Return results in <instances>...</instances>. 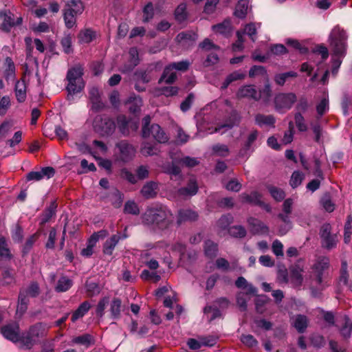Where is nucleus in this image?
I'll list each match as a JSON object with an SVG mask.
<instances>
[{
	"mask_svg": "<svg viewBox=\"0 0 352 352\" xmlns=\"http://www.w3.org/2000/svg\"><path fill=\"white\" fill-rule=\"evenodd\" d=\"M204 313L210 320L215 319L221 315L220 311L218 309L212 307H206L204 308Z\"/></svg>",
	"mask_w": 352,
	"mask_h": 352,
	"instance_id": "nucleus-64",
	"label": "nucleus"
},
{
	"mask_svg": "<svg viewBox=\"0 0 352 352\" xmlns=\"http://www.w3.org/2000/svg\"><path fill=\"white\" fill-rule=\"evenodd\" d=\"M136 174L137 175H135L126 169H123L121 171L122 178L131 184H135L138 179H144L148 177L149 171L148 167L146 166H139L136 170Z\"/></svg>",
	"mask_w": 352,
	"mask_h": 352,
	"instance_id": "nucleus-13",
	"label": "nucleus"
},
{
	"mask_svg": "<svg viewBox=\"0 0 352 352\" xmlns=\"http://www.w3.org/2000/svg\"><path fill=\"white\" fill-rule=\"evenodd\" d=\"M67 10H71L75 14H80L84 10L83 5L80 0H70L67 4Z\"/></svg>",
	"mask_w": 352,
	"mask_h": 352,
	"instance_id": "nucleus-40",
	"label": "nucleus"
},
{
	"mask_svg": "<svg viewBox=\"0 0 352 352\" xmlns=\"http://www.w3.org/2000/svg\"><path fill=\"white\" fill-rule=\"evenodd\" d=\"M186 6L185 4L182 3L177 6V8L175 10V14L176 19L179 21H182L186 18Z\"/></svg>",
	"mask_w": 352,
	"mask_h": 352,
	"instance_id": "nucleus-59",
	"label": "nucleus"
},
{
	"mask_svg": "<svg viewBox=\"0 0 352 352\" xmlns=\"http://www.w3.org/2000/svg\"><path fill=\"white\" fill-rule=\"evenodd\" d=\"M238 98H248L258 100L261 96L258 94L256 89L253 85H245L241 87L236 94Z\"/></svg>",
	"mask_w": 352,
	"mask_h": 352,
	"instance_id": "nucleus-17",
	"label": "nucleus"
},
{
	"mask_svg": "<svg viewBox=\"0 0 352 352\" xmlns=\"http://www.w3.org/2000/svg\"><path fill=\"white\" fill-rule=\"evenodd\" d=\"M204 250L207 256L213 257L217 254L218 250L217 244L208 240L205 243Z\"/></svg>",
	"mask_w": 352,
	"mask_h": 352,
	"instance_id": "nucleus-43",
	"label": "nucleus"
},
{
	"mask_svg": "<svg viewBox=\"0 0 352 352\" xmlns=\"http://www.w3.org/2000/svg\"><path fill=\"white\" fill-rule=\"evenodd\" d=\"M257 26H258V28H260L261 24L258 23ZM256 29H257L256 24L250 23L245 25L243 31H241V32L243 33V35L244 34H247L250 37V38L252 40V41H254L256 39L255 36L256 34Z\"/></svg>",
	"mask_w": 352,
	"mask_h": 352,
	"instance_id": "nucleus-42",
	"label": "nucleus"
},
{
	"mask_svg": "<svg viewBox=\"0 0 352 352\" xmlns=\"http://www.w3.org/2000/svg\"><path fill=\"white\" fill-rule=\"evenodd\" d=\"M329 267V260L327 257H318L312 267L311 294L318 297L321 292L329 285L327 270Z\"/></svg>",
	"mask_w": 352,
	"mask_h": 352,
	"instance_id": "nucleus-3",
	"label": "nucleus"
},
{
	"mask_svg": "<svg viewBox=\"0 0 352 352\" xmlns=\"http://www.w3.org/2000/svg\"><path fill=\"white\" fill-rule=\"evenodd\" d=\"M176 78V72L173 69V67L168 65L164 69L163 74L160 79V82L172 83L175 80Z\"/></svg>",
	"mask_w": 352,
	"mask_h": 352,
	"instance_id": "nucleus-27",
	"label": "nucleus"
},
{
	"mask_svg": "<svg viewBox=\"0 0 352 352\" xmlns=\"http://www.w3.org/2000/svg\"><path fill=\"white\" fill-rule=\"evenodd\" d=\"M289 214H279V217L282 219V221L285 223L284 228H280L279 230L280 235H285L292 227V222L289 220L288 217Z\"/></svg>",
	"mask_w": 352,
	"mask_h": 352,
	"instance_id": "nucleus-53",
	"label": "nucleus"
},
{
	"mask_svg": "<svg viewBox=\"0 0 352 352\" xmlns=\"http://www.w3.org/2000/svg\"><path fill=\"white\" fill-rule=\"evenodd\" d=\"M117 146L120 151V157L122 161H129L134 156L135 149L131 145L125 142H121Z\"/></svg>",
	"mask_w": 352,
	"mask_h": 352,
	"instance_id": "nucleus-16",
	"label": "nucleus"
},
{
	"mask_svg": "<svg viewBox=\"0 0 352 352\" xmlns=\"http://www.w3.org/2000/svg\"><path fill=\"white\" fill-rule=\"evenodd\" d=\"M304 178V175L300 171H294L290 179V185L292 188L298 186Z\"/></svg>",
	"mask_w": 352,
	"mask_h": 352,
	"instance_id": "nucleus-54",
	"label": "nucleus"
},
{
	"mask_svg": "<svg viewBox=\"0 0 352 352\" xmlns=\"http://www.w3.org/2000/svg\"><path fill=\"white\" fill-rule=\"evenodd\" d=\"M175 302H176V298L175 297L168 296V297H166V298L164 300V305L166 307L173 309L175 310V312L178 316H179L183 311V308L182 307V306H180L179 305H177L175 307H173V304Z\"/></svg>",
	"mask_w": 352,
	"mask_h": 352,
	"instance_id": "nucleus-46",
	"label": "nucleus"
},
{
	"mask_svg": "<svg viewBox=\"0 0 352 352\" xmlns=\"http://www.w3.org/2000/svg\"><path fill=\"white\" fill-rule=\"evenodd\" d=\"M338 239L336 234H332L327 238L322 239V246L328 250L335 248Z\"/></svg>",
	"mask_w": 352,
	"mask_h": 352,
	"instance_id": "nucleus-50",
	"label": "nucleus"
},
{
	"mask_svg": "<svg viewBox=\"0 0 352 352\" xmlns=\"http://www.w3.org/2000/svg\"><path fill=\"white\" fill-rule=\"evenodd\" d=\"M197 217V214L195 212L190 210L183 209L179 212L177 221L178 223H181L186 221H194Z\"/></svg>",
	"mask_w": 352,
	"mask_h": 352,
	"instance_id": "nucleus-28",
	"label": "nucleus"
},
{
	"mask_svg": "<svg viewBox=\"0 0 352 352\" xmlns=\"http://www.w3.org/2000/svg\"><path fill=\"white\" fill-rule=\"evenodd\" d=\"M158 152V148L150 143L145 142L141 148V153L142 155L148 156L156 155Z\"/></svg>",
	"mask_w": 352,
	"mask_h": 352,
	"instance_id": "nucleus-49",
	"label": "nucleus"
},
{
	"mask_svg": "<svg viewBox=\"0 0 352 352\" xmlns=\"http://www.w3.org/2000/svg\"><path fill=\"white\" fill-rule=\"evenodd\" d=\"M92 125L94 131L102 136L112 134L116 129L114 122L106 116L97 115Z\"/></svg>",
	"mask_w": 352,
	"mask_h": 352,
	"instance_id": "nucleus-7",
	"label": "nucleus"
},
{
	"mask_svg": "<svg viewBox=\"0 0 352 352\" xmlns=\"http://www.w3.org/2000/svg\"><path fill=\"white\" fill-rule=\"evenodd\" d=\"M272 250L276 256L278 257L283 256V245L279 240L276 239L273 241Z\"/></svg>",
	"mask_w": 352,
	"mask_h": 352,
	"instance_id": "nucleus-58",
	"label": "nucleus"
},
{
	"mask_svg": "<svg viewBox=\"0 0 352 352\" xmlns=\"http://www.w3.org/2000/svg\"><path fill=\"white\" fill-rule=\"evenodd\" d=\"M347 36L345 31L339 26H336L329 35L330 46L333 52L331 72L336 75L342 63L341 58L345 55L346 50Z\"/></svg>",
	"mask_w": 352,
	"mask_h": 352,
	"instance_id": "nucleus-2",
	"label": "nucleus"
},
{
	"mask_svg": "<svg viewBox=\"0 0 352 352\" xmlns=\"http://www.w3.org/2000/svg\"><path fill=\"white\" fill-rule=\"evenodd\" d=\"M233 218L231 215H223L222 216L217 222V227L219 230L221 235H225V230L232 223Z\"/></svg>",
	"mask_w": 352,
	"mask_h": 352,
	"instance_id": "nucleus-31",
	"label": "nucleus"
},
{
	"mask_svg": "<svg viewBox=\"0 0 352 352\" xmlns=\"http://www.w3.org/2000/svg\"><path fill=\"white\" fill-rule=\"evenodd\" d=\"M48 330V327L42 323H38L31 327L29 331L21 336L19 333V326L17 323H12L1 328V333L8 340L14 342H19L24 350L30 349L38 343L40 338H43Z\"/></svg>",
	"mask_w": 352,
	"mask_h": 352,
	"instance_id": "nucleus-1",
	"label": "nucleus"
},
{
	"mask_svg": "<svg viewBox=\"0 0 352 352\" xmlns=\"http://www.w3.org/2000/svg\"><path fill=\"white\" fill-rule=\"evenodd\" d=\"M198 190V186L195 179H191L185 188L179 190L178 193L181 196H192L195 195Z\"/></svg>",
	"mask_w": 352,
	"mask_h": 352,
	"instance_id": "nucleus-23",
	"label": "nucleus"
},
{
	"mask_svg": "<svg viewBox=\"0 0 352 352\" xmlns=\"http://www.w3.org/2000/svg\"><path fill=\"white\" fill-rule=\"evenodd\" d=\"M292 324L296 330L302 333L308 325V320L305 316L297 315L292 318Z\"/></svg>",
	"mask_w": 352,
	"mask_h": 352,
	"instance_id": "nucleus-24",
	"label": "nucleus"
},
{
	"mask_svg": "<svg viewBox=\"0 0 352 352\" xmlns=\"http://www.w3.org/2000/svg\"><path fill=\"white\" fill-rule=\"evenodd\" d=\"M95 37V32L89 29L82 30L78 34L79 41L83 43H90Z\"/></svg>",
	"mask_w": 352,
	"mask_h": 352,
	"instance_id": "nucleus-39",
	"label": "nucleus"
},
{
	"mask_svg": "<svg viewBox=\"0 0 352 352\" xmlns=\"http://www.w3.org/2000/svg\"><path fill=\"white\" fill-rule=\"evenodd\" d=\"M185 250V247L182 243H177L175 245L170 246L164 241L157 242L155 245H153L150 249L142 252L141 258L144 263L151 270H156L159 267V263L155 259H149L151 256H164L165 252H178L183 254Z\"/></svg>",
	"mask_w": 352,
	"mask_h": 352,
	"instance_id": "nucleus-4",
	"label": "nucleus"
},
{
	"mask_svg": "<svg viewBox=\"0 0 352 352\" xmlns=\"http://www.w3.org/2000/svg\"><path fill=\"white\" fill-rule=\"evenodd\" d=\"M217 340V337L214 336H199L197 338H190L187 341V345L191 350H197L203 346H212Z\"/></svg>",
	"mask_w": 352,
	"mask_h": 352,
	"instance_id": "nucleus-11",
	"label": "nucleus"
},
{
	"mask_svg": "<svg viewBox=\"0 0 352 352\" xmlns=\"http://www.w3.org/2000/svg\"><path fill=\"white\" fill-rule=\"evenodd\" d=\"M296 100V96L293 93L279 94L275 97V107L277 111L285 112L292 107Z\"/></svg>",
	"mask_w": 352,
	"mask_h": 352,
	"instance_id": "nucleus-10",
	"label": "nucleus"
},
{
	"mask_svg": "<svg viewBox=\"0 0 352 352\" xmlns=\"http://www.w3.org/2000/svg\"><path fill=\"white\" fill-rule=\"evenodd\" d=\"M329 110V98L328 95L327 94H324V96L316 106L317 113L320 116H322L324 113H326Z\"/></svg>",
	"mask_w": 352,
	"mask_h": 352,
	"instance_id": "nucleus-44",
	"label": "nucleus"
},
{
	"mask_svg": "<svg viewBox=\"0 0 352 352\" xmlns=\"http://www.w3.org/2000/svg\"><path fill=\"white\" fill-rule=\"evenodd\" d=\"M143 280H153L155 282H157L160 280V276L157 274L155 272H150L147 270H144L140 275Z\"/></svg>",
	"mask_w": 352,
	"mask_h": 352,
	"instance_id": "nucleus-60",
	"label": "nucleus"
},
{
	"mask_svg": "<svg viewBox=\"0 0 352 352\" xmlns=\"http://www.w3.org/2000/svg\"><path fill=\"white\" fill-rule=\"evenodd\" d=\"M256 123L260 126H273L275 122L274 118L272 116H265L258 114L255 117Z\"/></svg>",
	"mask_w": 352,
	"mask_h": 352,
	"instance_id": "nucleus-32",
	"label": "nucleus"
},
{
	"mask_svg": "<svg viewBox=\"0 0 352 352\" xmlns=\"http://www.w3.org/2000/svg\"><path fill=\"white\" fill-rule=\"evenodd\" d=\"M298 76L296 72H289L283 74H276L274 77V80L278 85H283L286 80L289 77H296Z\"/></svg>",
	"mask_w": 352,
	"mask_h": 352,
	"instance_id": "nucleus-48",
	"label": "nucleus"
},
{
	"mask_svg": "<svg viewBox=\"0 0 352 352\" xmlns=\"http://www.w3.org/2000/svg\"><path fill=\"white\" fill-rule=\"evenodd\" d=\"M124 211L125 213L131 214H138L140 212L138 205L133 201L126 202Z\"/></svg>",
	"mask_w": 352,
	"mask_h": 352,
	"instance_id": "nucleus-56",
	"label": "nucleus"
},
{
	"mask_svg": "<svg viewBox=\"0 0 352 352\" xmlns=\"http://www.w3.org/2000/svg\"><path fill=\"white\" fill-rule=\"evenodd\" d=\"M60 43L63 48V51L66 54H69L72 52V37L69 35L63 37L60 41Z\"/></svg>",
	"mask_w": 352,
	"mask_h": 352,
	"instance_id": "nucleus-62",
	"label": "nucleus"
},
{
	"mask_svg": "<svg viewBox=\"0 0 352 352\" xmlns=\"http://www.w3.org/2000/svg\"><path fill=\"white\" fill-rule=\"evenodd\" d=\"M91 305L89 302L85 301L80 305L78 308L73 313L72 321L75 322L78 319L82 318L89 310Z\"/></svg>",
	"mask_w": 352,
	"mask_h": 352,
	"instance_id": "nucleus-26",
	"label": "nucleus"
},
{
	"mask_svg": "<svg viewBox=\"0 0 352 352\" xmlns=\"http://www.w3.org/2000/svg\"><path fill=\"white\" fill-rule=\"evenodd\" d=\"M128 102L129 104V110L133 113L138 112L142 105V98L137 96L130 98Z\"/></svg>",
	"mask_w": 352,
	"mask_h": 352,
	"instance_id": "nucleus-41",
	"label": "nucleus"
},
{
	"mask_svg": "<svg viewBox=\"0 0 352 352\" xmlns=\"http://www.w3.org/2000/svg\"><path fill=\"white\" fill-rule=\"evenodd\" d=\"M121 312V300L114 298L110 304V313L113 318H118Z\"/></svg>",
	"mask_w": 352,
	"mask_h": 352,
	"instance_id": "nucleus-38",
	"label": "nucleus"
},
{
	"mask_svg": "<svg viewBox=\"0 0 352 352\" xmlns=\"http://www.w3.org/2000/svg\"><path fill=\"white\" fill-rule=\"evenodd\" d=\"M72 342L75 344L84 346H88L94 343L93 337L89 334H84L73 338Z\"/></svg>",
	"mask_w": 352,
	"mask_h": 352,
	"instance_id": "nucleus-35",
	"label": "nucleus"
},
{
	"mask_svg": "<svg viewBox=\"0 0 352 352\" xmlns=\"http://www.w3.org/2000/svg\"><path fill=\"white\" fill-rule=\"evenodd\" d=\"M72 285V281L66 276L60 278L56 287V290L58 292L67 291Z\"/></svg>",
	"mask_w": 352,
	"mask_h": 352,
	"instance_id": "nucleus-36",
	"label": "nucleus"
},
{
	"mask_svg": "<svg viewBox=\"0 0 352 352\" xmlns=\"http://www.w3.org/2000/svg\"><path fill=\"white\" fill-rule=\"evenodd\" d=\"M250 10L248 0H240L236 6L234 14L239 19H244Z\"/></svg>",
	"mask_w": 352,
	"mask_h": 352,
	"instance_id": "nucleus-21",
	"label": "nucleus"
},
{
	"mask_svg": "<svg viewBox=\"0 0 352 352\" xmlns=\"http://www.w3.org/2000/svg\"><path fill=\"white\" fill-rule=\"evenodd\" d=\"M129 65L124 66V69H122L123 72H129L132 70L139 63L138 52L136 48L133 47L129 50Z\"/></svg>",
	"mask_w": 352,
	"mask_h": 352,
	"instance_id": "nucleus-29",
	"label": "nucleus"
},
{
	"mask_svg": "<svg viewBox=\"0 0 352 352\" xmlns=\"http://www.w3.org/2000/svg\"><path fill=\"white\" fill-rule=\"evenodd\" d=\"M38 294V286L34 283L30 284L28 288L21 289L19 296L16 313L23 314L27 309L28 297H36Z\"/></svg>",
	"mask_w": 352,
	"mask_h": 352,
	"instance_id": "nucleus-8",
	"label": "nucleus"
},
{
	"mask_svg": "<svg viewBox=\"0 0 352 352\" xmlns=\"http://www.w3.org/2000/svg\"><path fill=\"white\" fill-rule=\"evenodd\" d=\"M143 21L144 22H147L148 20L153 18L154 10L151 3H148L145 6L143 10Z\"/></svg>",
	"mask_w": 352,
	"mask_h": 352,
	"instance_id": "nucleus-61",
	"label": "nucleus"
},
{
	"mask_svg": "<svg viewBox=\"0 0 352 352\" xmlns=\"http://www.w3.org/2000/svg\"><path fill=\"white\" fill-rule=\"evenodd\" d=\"M320 202L322 207L327 212H331L334 210L335 205L329 197L325 196L322 197Z\"/></svg>",
	"mask_w": 352,
	"mask_h": 352,
	"instance_id": "nucleus-63",
	"label": "nucleus"
},
{
	"mask_svg": "<svg viewBox=\"0 0 352 352\" xmlns=\"http://www.w3.org/2000/svg\"><path fill=\"white\" fill-rule=\"evenodd\" d=\"M76 15L71 10L65 9L64 21L67 28H72L76 25Z\"/></svg>",
	"mask_w": 352,
	"mask_h": 352,
	"instance_id": "nucleus-37",
	"label": "nucleus"
},
{
	"mask_svg": "<svg viewBox=\"0 0 352 352\" xmlns=\"http://www.w3.org/2000/svg\"><path fill=\"white\" fill-rule=\"evenodd\" d=\"M243 201L252 203L256 205H261V195L256 192H253L250 195L244 194L242 195Z\"/></svg>",
	"mask_w": 352,
	"mask_h": 352,
	"instance_id": "nucleus-47",
	"label": "nucleus"
},
{
	"mask_svg": "<svg viewBox=\"0 0 352 352\" xmlns=\"http://www.w3.org/2000/svg\"><path fill=\"white\" fill-rule=\"evenodd\" d=\"M228 233L232 236L236 238H242L244 237L246 234V230L245 228L241 226H232L229 228Z\"/></svg>",
	"mask_w": 352,
	"mask_h": 352,
	"instance_id": "nucleus-51",
	"label": "nucleus"
},
{
	"mask_svg": "<svg viewBox=\"0 0 352 352\" xmlns=\"http://www.w3.org/2000/svg\"><path fill=\"white\" fill-rule=\"evenodd\" d=\"M173 215L166 206L148 209L142 217V221L148 225L155 224L160 229L168 228L173 222Z\"/></svg>",
	"mask_w": 352,
	"mask_h": 352,
	"instance_id": "nucleus-5",
	"label": "nucleus"
},
{
	"mask_svg": "<svg viewBox=\"0 0 352 352\" xmlns=\"http://www.w3.org/2000/svg\"><path fill=\"white\" fill-rule=\"evenodd\" d=\"M120 239L121 236L119 234H115L107 240L103 246V252L111 255Z\"/></svg>",
	"mask_w": 352,
	"mask_h": 352,
	"instance_id": "nucleus-25",
	"label": "nucleus"
},
{
	"mask_svg": "<svg viewBox=\"0 0 352 352\" xmlns=\"http://www.w3.org/2000/svg\"><path fill=\"white\" fill-rule=\"evenodd\" d=\"M11 106V100L9 96H3L0 100V116H5Z\"/></svg>",
	"mask_w": 352,
	"mask_h": 352,
	"instance_id": "nucleus-52",
	"label": "nucleus"
},
{
	"mask_svg": "<svg viewBox=\"0 0 352 352\" xmlns=\"http://www.w3.org/2000/svg\"><path fill=\"white\" fill-rule=\"evenodd\" d=\"M235 284L238 288L245 289L246 294L254 295L256 292V288L254 287L251 284H249L247 280L242 276L238 278Z\"/></svg>",
	"mask_w": 352,
	"mask_h": 352,
	"instance_id": "nucleus-30",
	"label": "nucleus"
},
{
	"mask_svg": "<svg viewBox=\"0 0 352 352\" xmlns=\"http://www.w3.org/2000/svg\"><path fill=\"white\" fill-rule=\"evenodd\" d=\"M54 175V170L52 167L43 168L39 171H32L28 174L27 179L28 181H40L41 179L46 177L47 179L53 177Z\"/></svg>",
	"mask_w": 352,
	"mask_h": 352,
	"instance_id": "nucleus-15",
	"label": "nucleus"
},
{
	"mask_svg": "<svg viewBox=\"0 0 352 352\" xmlns=\"http://www.w3.org/2000/svg\"><path fill=\"white\" fill-rule=\"evenodd\" d=\"M239 119L236 117L234 118V120H229L228 122H226L225 124H221L217 127L214 128V130L210 131L209 133H223L227 130L231 129L234 124L239 123Z\"/></svg>",
	"mask_w": 352,
	"mask_h": 352,
	"instance_id": "nucleus-34",
	"label": "nucleus"
},
{
	"mask_svg": "<svg viewBox=\"0 0 352 352\" xmlns=\"http://www.w3.org/2000/svg\"><path fill=\"white\" fill-rule=\"evenodd\" d=\"M118 127L123 134L129 133V130L136 131L138 128V120H127L124 116H119L117 118Z\"/></svg>",
	"mask_w": 352,
	"mask_h": 352,
	"instance_id": "nucleus-14",
	"label": "nucleus"
},
{
	"mask_svg": "<svg viewBox=\"0 0 352 352\" xmlns=\"http://www.w3.org/2000/svg\"><path fill=\"white\" fill-rule=\"evenodd\" d=\"M245 73H242L239 71L234 72L233 73H232L229 76H228V77L226 78V79L225 80V81L223 82V84L221 85V89H226L232 82L237 80L243 79L245 78Z\"/></svg>",
	"mask_w": 352,
	"mask_h": 352,
	"instance_id": "nucleus-33",
	"label": "nucleus"
},
{
	"mask_svg": "<svg viewBox=\"0 0 352 352\" xmlns=\"http://www.w3.org/2000/svg\"><path fill=\"white\" fill-rule=\"evenodd\" d=\"M22 23V17L18 16L14 21V15L10 11L0 12V28L2 30L8 32L15 25Z\"/></svg>",
	"mask_w": 352,
	"mask_h": 352,
	"instance_id": "nucleus-12",
	"label": "nucleus"
},
{
	"mask_svg": "<svg viewBox=\"0 0 352 352\" xmlns=\"http://www.w3.org/2000/svg\"><path fill=\"white\" fill-rule=\"evenodd\" d=\"M27 85L23 78L16 81L14 87L15 96L19 102H23L26 99Z\"/></svg>",
	"mask_w": 352,
	"mask_h": 352,
	"instance_id": "nucleus-19",
	"label": "nucleus"
},
{
	"mask_svg": "<svg viewBox=\"0 0 352 352\" xmlns=\"http://www.w3.org/2000/svg\"><path fill=\"white\" fill-rule=\"evenodd\" d=\"M241 341L244 345L249 348H254L258 344V342L252 335L241 336Z\"/></svg>",
	"mask_w": 352,
	"mask_h": 352,
	"instance_id": "nucleus-55",
	"label": "nucleus"
},
{
	"mask_svg": "<svg viewBox=\"0 0 352 352\" xmlns=\"http://www.w3.org/2000/svg\"><path fill=\"white\" fill-rule=\"evenodd\" d=\"M342 321L343 324L340 329V332L344 337L348 338L352 331V322L346 316L343 318Z\"/></svg>",
	"mask_w": 352,
	"mask_h": 352,
	"instance_id": "nucleus-45",
	"label": "nucleus"
},
{
	"mask_svg": "<svg viewBox=\"0 0 352 352\" xmlns=\"http://www.w3.org/2000/svg\"><path fill=\"white\" fill-rule=\"evenodd\" d=\"M269 191L271 195L273 197V198L278 201L283 200L285 197V192L282 190L276 187H269Z\"/></svg>",
	"mask_w": 352,
	"mask_h": 352,
	"instance_id": "nucleus-57",
	"label": "nucleus"
},
{
	"mask_svg": "<svg viewBox=\"0 0 352 352\" xmlns=\"http://www.w3.org/2000/svg\"><path fill=\"white\" fill-rule=\"evenodd\" d=\"M248 223L251 231L256 234H267L269 229L262 221L254 218H250Z\"/></svg>",
	"mask_w": 352,
	"mask_h": 352,
	"instance_id": "nucleus-18",
	"label": "nucleus"
},
{
	"mask_svg": "<svg viewBox=\"0 0 352 352\" xmlns=\"http://www.w3.org/2000/svg\"><path fill=\"white\" fill-rule=\"evenodd\" d=\"M212 30L216 34H222L227 36L232 32V25L230 19H226L223 22L212 26Z\"/></svg>",
	"mask_w": 352,
	"mask_h": 352,
	"instance_id": "nucleus-20",
	"label": "nucleus"
},
{
	"mask_svg": "<svg viewBox=\"0 0 352 352\" xmlns=\"http://www.w3.org/2000/svg\"><path fill=\"white\" fill-rule=\"evenodd\" d=\"M157 192V184L153 182H147L141 190L143 197L146 199L154 197Z\"/></svg>",
	"mask_w": 352,
	"mask_h": 352,
	"instance_id": "nucleus-22",
	"label": "nucleus"
},
{
	"mask_svg": "<svg viewBox=\"0 0 352 352\" xmlns=\"http://www.w3.org/2000/svg\"><path fill=\"white\" fill-rule=\"evenodd\" d=\"M83 69L80 66L74 67L68 70L67 74V90L69 96L80 93L85 87L82 79Z\"/></svg>",
	"mask_w": 352,
	"mask_h": 352,
	"instance_id": "nucleus-6",
	"label": "nucleus"
},
{
	"mask_svg": "<svg viewBox=\"0 0 352 352\" xmlns=\"http://www.w3.org/2000/svg\"><path fill=\"white\" fill-rule=\"evenodd\" d=\"M142 133L143 138L152 137L159 143H166L168 140V136L158 124H152L150 127L143 126Z\"/></svg>",
	"mask_w": 352,
	"mask_h": 352,
	"instance_id": "nucleus-9",
	"label": "nucleus"
}]
</instances>
